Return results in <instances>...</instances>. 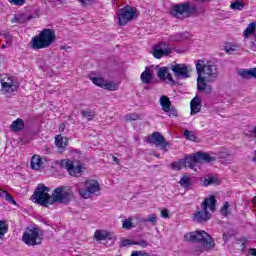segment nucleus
Segmentation results:
<instances>
[{"instance_id":"nucleus-32","label":"nucleus","mask_w":256,"mask_h":256,"mask_svg":"<svg viewBox=\"0 0 256 256\" xmlns=\"http://www.w3.org/2000/svg\"><path fill=\"white\" fill-rule=\"evenodd\" d=\"M230 8L234 11H243V9L245 8V3L236 0L235 2L231 3Z\"/></svg>"},{"instance_id":"nucleus-30","label":"nucleus","mask_w":256,"mask_h":256,"mask_svg":"<svg viewBox=\"0 0 256 256\" xmlns=\"http://www.w3.org/2000/svg\"><path fill=\"white\" fill-rule=\"evenodd\" d=\"M9 231V225L5 220H0V239H5V234Z\"/></svg>"},{"instance_id":"nucleus-40","label":"nucleus","mask_w":256,"mask_h":256,"mask_svg":"<svg viewBox=\"0 0 256 256\" xmlns=\"http://www.w3.org/2000/svg\"><path fill=\"white\" fill-rule=\"evenodd\" d=\"M133 245H139V247H142V249H145L146 247H149V242L141 239L138 241H134Z\"/></svg>"},{"instance_id":"nucleus-64","label":"nucleus","mask_w":256,"mask_h":256,"mask_svg":"<svg viewBox=\"0 0 256 256\" xmlns=\"http://www.w3.org/2000/svg\"><path fill=\"white\" fill-rule=\"evenodd\" d=\"M80 3H85V0H78Z\"/></svg>"},{"instance_id":"nucleus-55","label":"nucleus","mask_w":256,"mask_h":256,"mask_svg":"<svg viewBox=\"0 0 256 256\" xmlns=\"http://www.w3.org/2000/svg\"><path fill=\"white\" fill-rule=\"evenodd\" d=\"M8 78H9V76H7V75L5 77H3V75H0L1 87H2L3 83H6Z\"/></svg>"},{"instance_id":"nucleus-9","label":"nucleus","mask_w":256,"mask_h":256,"mask_svg":"<svg viewBox=\"0 0 256 256\" xmlns=\"http://www.w3.org/2000/svg\"><path fill=\"white\" fill-rule=\"evenodd\" d=\"M22 240L26 245L35 247V245H41L43 238L39 235V230L37 228H28L23 236Z\"/></svg>"},{"instance_id":"nucleus-53","label":"nucleus","mask_w":256,"mask_h":256,"mask_svg":"<svg viewBox=\"0 0 256 256\" xmlns=\"http://www.w3.org/2000/svg\"><path fill=\"white\" fill-rule=\"evenodd\" d=\"M238 241L241 243L242 249H245V247H247V238H239Z\"/></svg>"},{"instance_id":"nucleus-46","label":"nucleus","mask_w":256,"mask_h":256,"mask_svg":"<svg viewBox=\"0 0 256 256\" xmlns=\"http://www.w3.org/2000/svg\"><path fill=\"white\" fill-rule=\"evenodd\" d=\"M170 83V85H177V82L175 81V79H173V76L168 72L165 76V81H167Z\"/></svg>"},{"instance_id":"nucleus-21","label":"nucleus","mask_w":256,"mask_h":256,"mask_svg":"<svg viewBox=\"0 0 256 256\" xmlns=\"http://www.w3.org/2000/svg\"><path fill=\"white\" fill-rule=\"evenodd\" d=\"M86 189H88V191L93 194L97 193V191H100L101 187L99 186V182L96 180H88L86 181Z\"/></svg>"},{"instance_id":"nucleus-49","label":"nucleus","mask_w":256,"mask_h":256,"mask_svg":"<svg viewBox=\"0 0 256 256\" xmlns=\"http://www.w3.org/2000/svg\"><path fill=\"white\" fill-rule=\"evenodd\" d=\"M3 38L5 39V43L6 45H9V43H11L12 39H11V34H9V32H4L2 34Z\"/></svg>"},{"instance_id":"nucleus-10","label":"nucleus","mask_w":256,"mask_h":256,"mask_svg":"<svg viewBox=\"0 0 256 256\" xmlns=\"http://www.w3.org/2000/svg\"><path fill=\"white\" fill-rule=\"evenodd\" d=\"M0 91L6 97H13L19 91V82H16L13 77H9L6 82L2 83Z\"/></svg>"},{"instance_id":"nucleus-41","label":"nucleus","mask_w":256,"mask_h":256,"mask_svg":"<svg viewBox=\"0 0 256 256\" xmlns=\"http://www.w3.org/2000/svg\"><path fill=\"white\" fill-rule=\"evenodd\" d=\"M79 193H80L81 197H83L84 199H89V197H91V193L88 188L80 189Z\"/></svg>"},{"instance_id":"nucleus-54","label":"nucleus","mask_w":256,"mask_h":256,"mask_svg":"<svg viewBox=\"0 0 256 256\" xmlns=\"http://www.w3.org/2000/svg\"><path fill=\"white\" fill-rule=\"evenodd\" d=\"M161 217H163V219H167V217H169V210L167 209L162 210Z\"/></svg>"},{"instance_id":"nucleus-22","label":"nucleus","mask_w":256,"mask_h":256,"mask_svg":"<svg viewBox=\"0 0 256 256\" xmlns=\"http://www.w3.org/2000/svg\"><path fill=\"white\" fill-rule=\"evenodd\" d=\"M42 165H43V160H41V156L34 155L30 162L31 169H34L35 171H39Z\"/></svg>"},{"instance_id":"nucleus-23","label":"nucleus","mask_w":256,"mask_h":256,"mask_svg":"<svg viewBox=\"0 0 256 256\" xmlns=\"http://www.w3.org/2000/svg\"><path fill=\"white\" fill-rule=\"evenodd\" d=\"M68 139L61 136V135H58L55 137V145L56 147H58V149L60 151H64L65 150V147H67V143H68Z\"/></svg>"},{"instance_id":"nucleus-3","label":"nucleus","mask_w":256,"mask_h":256,"mask_svg":"<svg viewBox=\"0 0 256 256\" xmlns=\"http://www.w3.org/2000/svg\"><path fill=\"white\" fill-rule=\"evenodd\" d=\"M216 205L217 199L215 196L206 198L201 204L202 210L196 211V213L193 215L195 223H207V221L211 219V213H209L207 209H210L212 213H215Z\"/></svg>"},{"instance_id":"nucleus-33","label":"nucleus","mask_w":256,"mask_h":256,"mask_svg":"<svg viewBox=\"0 0 256 256\" xmlns=\"http://www.w3.org/2000/svg\"><path fill=\"white\" fill-rule=\"evenodd\" d=\"M256 23L251 22L248 27L244 30V37H248L249 35H253L255 33Z\"/></svg>"},{"instance_id":"nucleus-47","label":"nucleus","mask_w":256,"mask_h":256,"mask_svg":"<svg viewBox=\"0 0 256 256\" xmlns=\"http://www.w3.org/2000/svg\"><path fill=\"white\" fill-rule=\"evenodd\" d=\"M8 1L12 5H16L17 7H21V6L25 5V0H8Z\"/></svg>"},{"instance_id":"nucleus-62","label":"nucleus","mask_w":256,"mask_h":256,"mask_svg":"<svg viewBox=\"0 0 256 256\" xmlns=\"http://www.w3.org/2000/svg\"><path fill=\"white\" fill-rule=\"evenodd\" d=\"M2 49H7V44H3Z\"/></svg>"},{"instance_id":"nucleus-8","label":"nucleus","mask_w":256,"mask_h":256,"mask_svg":"<svg viewBox=\"0 0 256 256\" xmlns=\"http://www.w3.org/2000/svg\"><path fill=\"white\" fill-rule=\"evenodd\" d=\"M197 12V6L192 5L189 2H184L181 4H176L172 9V15L176 19H183V15H191Z\"/></svg>"},{"instance_id":"nucleus-39","label":"nucleus","mask_w":256,"mask_h":256,"mask_svg":"<svg viewBox=\"0 0 256 256\" xmlns=\"http://www.w3.org/2000/svg\"><path fill=\"white\" fill-rule=\"evenodd\" d=\"M123 229H131L133 227V222L131 221V218L125 219L122 222Z\"/></svg>"},{"instance_id":"nucleus-42","label":"nucleus","mask_w":256,"mask_h":256,"mask_svg":"<svg viewBox=\"0 0 256 256\" xmlns=\"http://www.w3.org/2000/svg\"><path fill=\"white\" fill-rule=\"evenodd\" d=\"M137 119H139V114L137 113L127 114L125 116L126 121H137Z\"/></svg>"},{"instance_id":"nucleus-52","label":"nucleus","mask_w":256,"mask_h":256,"mask_svg":"<svg viewBox=\"0 0 256 256\" xmlns=\"http://www.w3.org/2000/svg\"><path fill=\"white\" fill-rule=\"evenodd\" d=\"M81 113H82L83 117H87L88 119H91V117H93V114L91 113V111L82 110Z\"/></svg>"},{"instance_id":"nucleus-25","label":"nucleus","mask_w":256,"mask_h":256,"mask_svg":"<svg viewBox=\"0 0 256 256\" xmlns=\"http://www.w3.org/2000/svg\"><path fill=\"white\" fill-rule=\"evenodd\" d=\"M94 238L96 241H105L107 239H111V234H109L107 231L96 230L94 233Z\"/></svg>"},{"instance_id":"nucleus-20","label":"nucleus","mask_w":256,"mask_h":256,"mask_svg":"<svg viewBox=\"0 0 256 256\" xmlns=\"http://www.w3.org/2000/svg\"><path fill=\"white\" fill-rule=\"evenodd\" d=\"M140 79L144 85H150L151 81H153V74L149 68H146L144 72H142Z\"/></svg>"},{"instance_id":"nucleus-31","label":"nucleus","mask_w":256,"mask_h":256,"mask_svg":"<svg viewBox=\"0 0 256 256\" xmlns=\"http://www.w3.org/2000/svg\"><path fill=\"white\" fill-rule=\"evenodd\" d=\"M168 73H169V68H167V67H160V68H158V71H157V77L161 81H165V77L167 76Z\"/></svg>"},{"instance_id":"nucleus-19","label":"nucleus","mask_w":256,"mask_h":256,"mask_svg":"<svg viewBox=\"0 0 256 256\" xmlns=\"http://www.w3.org/2000/svg\"><path fill=\"white\" fill-rule=\"evenodd\" d=\"M10 129L14 133H19V131H23V129H25V121H23V119L21 118H17L15 121L12 122Z\"/></svg>"},{"instance_id":"nucleus-60","label":"nucleus","mask_w":256,"mask_h":256,"mask_svg":"<svg viewBox=\"0 0 256 256\" xmlns=\"http://www.w3.org/2000/svg\"><path fill=\"white\" fill-rule=\"evenodd\" d=\"M252 161L256 163V150H255V156L252 158Z\"/></svg>"},{"instance_id":"nucleus-26","label":"nucleus","mask_w":256,"mask_h":256,"mask_svg":"<svg viewBox=\"0 0 256 256\" xmlns=\"http://www.w3.org/2000/svg\"><path fill=\"white\" fill-rule=\"evenodd\" d=\"M160 105L162 107V111L165 113L169 112V108L171 107V100L166 95L160 97Z\"/></svg>"},{"instance_id":"nucleus-16","label":"nucleus","mask_w":256,"mask_h":256,"mask_svg":"<svg viewBox=\"0 0 256 256\" xmlns=\"http://www.w3.org/2000/svg\"><path fill=\"white\" fill-rule=\"evenodd\" d=\"M183 167H189V169H193V164L191 162L190 156H186L184 159H180L177 162L171 163V169L174 171H181Z\"/></svg>"},{"instance_id":"nucleus-56","label":"nucleus","mask_w":256,"mask_h":256,"mask_svg":"<svg viewBox=\"0 0 256 256\" xmlns=\"http://www.w3.org/2000/svg\"><path fill=\"white\" fill-rule=\"evenodd\" d=\"M59 131L60 133H63V131H65V123L60 124Z\"/></svg>"},{"instance_id":"nucleus-57","label":"nucleus","mask_w":256,"mask_h":256,"mask_svg":"<svg viewBox=\"0 0 256 256\" xmlns=\"http://www.w3.org/2000/svg\"><path fill=\"white\" fill-rule=\"evenodd\" d=\"M249 251H250V255L256 256V248H252Z\"/></svg>"},{"instance_id":"nucleus-28","label":"nucleus","mask_w":256,"mask_h":256,"mask_svg":"<svg viewBox=\"0 0 256 256\" xmlns=\"http://www.w3.org/2000/svg\"><path fill=\"white\" fill-rule=\"evenodd\" d=\"M184 137L188 140V141H193L194 143H199L201 140L199 139V137H197V135H195V132L193 131H189V130H185L184 131Z\"/></svg>"},{"instance_id":"nucleus-51","label":"nucleus","mask_w":256,"mask_h":256,"mask_svg":"<svg viewBox=\"0 0 256 256\" xmlns=\"http://www.w3.org/2000/svg\"><path fill=\"white\" fill-rule=\"evenodd\" d=\"M181 39H183V35L181 34H175L170 36L171 41H181Z\"/></svg>"},{"instance_id":"nucleus-45","label":"nucleus","mask_w":256,"mask_h":256,"mask_svg":"<svg viewBox=\"0 0 256 256\" xmlns=\"http://www.w3.org/2000/svg\"><path fill=\"white\" fill-rule=\"evenodd\" d=\"M145 221L148 223H152V225H155L157 223V215L150 214Z\"/></svg>"},{"instance_id":"nucleus-29","label":"nucleus","mask_w":256,"mask_h":256,"mask_svg":"<svg viewBox=\"0 0 256 256\" xmlns=\"http://www.w3.org/2000/svg\"><path fill=\"white\" fill-rule=\"evenodd\" d=\"M102 89H105L106 91H117L119 89V84L105 80Z\"/></svg>"},{"instance_id":"nucleus-35","label":"nucleus","mask_w":256,"mask_h":256,"mask_svg":"<svg viewBox=\"0 0 256 256\" xmlns=\"http://www.w3.org/2000/svg\"><path fill=\"white\" fill-rule=\"evenodd\" d=\"M33 19V16L30 15L27 18L25 16H16L12 19V23H25V21H31Z\"/></svg>"},{"instance_id":"nucleus-61","label":"nucleus","mask_w":256,"mask_h":256,"mask_svg":"<svg viewBox=\"0 0 256 256\" xmlns=\"http://www.w3.org/2000/svg\"><path fill=\"white\" fill-rule=\"evenodd\" d=\"M252 201H253L254 205H256V196L253 197Z\"/></svg>"},{"instance_id":"nucleus-24","label":"nucleus","mask_w":256,"mask_h":256,"mask_svg":"<svg viewBox=\"0 0 256 256\" xmlns=\"http://www.w3.org/2000/svg\"><path fill=\"white\" fill-rule=\"evenodd\" d=\"M179 184L181 187H184V189H191V186L193 185V180L191 179V176L184 174L180 181Z\"/></svg>"},{"instance_id":"nucleus-11","label":"nucleus","mask_w":256,"mask_h":256,"mask_svg":"<svg viewBox=\"0 0 256 256\" xmlns=\"http://www.w3.org/2000/svg\"><path fill=\"white\" fill-rule=\"evenodd\" d=\"M189 157L193 169L197 167V163H213V161H215V157L209 155L207 152H196L189 155Z\"/></svg>"},{"instance_id":"nucleus-44","label":"nucleus","mask_w":256,"mask_h":256,"mask_svg":"<svg viewBox=\"0 0 256 256\" xmlns=\"http://www.w3.org/2000/svg\"><path fill=\"white\" fill-rule=\"evenodd\" d=\"M167 113H168L169 117H178V115H179V112L173 106L169 107V110Z\"/></svg>"},{"instance_id":"nucleus-15","label":"nucleus","mask_w":256,"mask_h":256,"mask_svg":"<svg viewBox=\"0 0 256 256\" xmlns=\"http://www.w3.org/2000/svg\"><path fill=\"white\" fill-rule=\"evenodd\" d=\"M173 53V48L169 47L167 43L161 42L157 44L153 49V56L155 59H161V57H167Z\"/></svg>"},{"instance_id":"nucleus-5","label":"nucleus","mask_w":256,"mask_h":256,"mask_svg":"<svg viewBox=\"0 0 256 256\" xmlns=\"http://www.w3.org/2000/svg\"><path fill=\"white\" fill-rule=\"evenodd\" d=\"M49 191H51V188L45 186V184H39L31 196V199L38 205H42V207H49V205H51V195H49Z\"/></svg>"},{"instance_id":"nucleus-17","label":"nucleus","mask_w":256,"mask_h":256,"mask_svg":"<svg viewBox=\"0 0 256 256\" xmlns=\"http://www.w3.org/2000/svg\"><path fill=\"white\" fill-rule=\"evenodd\" d=\"M201 107H202L201 98H199L198 96H195L190 102V109H191L190 114L197 115V113L201 111Z\"/></svg>"},{"instance_id":"nucleus-6","label":"nucleus","mask_w":256,"mask_h":256,"mask_svg":"<svg viewBox=\"0 0 256 256\" xmlns=\"http://www.w3.org/2000/svg\"><path fill=\"white\" fill-rule=\"evenodd\" d=\"M73 197V191L71 189H67L65 186H60L54 189V193L52 194L50 205L53 203H63L67 205V203L71 202V198Z\"/></svg>"},{"instance_id":"nucleus-7","label":"nucleus","mask_w":256,"mask_h":256,"mask_svg":"<svg viewBox=\"0 0 256 256\" xmlns=\"http://www.w3.org/2000/svg\"><path fill=\"white\" fill-rule=\"evenodd\" d=\"M139 15L137 12V8L131 6V5H126L123 8L119 9V14H118V20H119V25L125 26L129 23V21H133V19H136V17Z\"/></svg>"},{"instance_id":"nucleus-58","label":"nucleus","mask_w":256,"mask_h":256,"mask_svg":"<svg viewBox=\"0 0 256 256\" xmlns=\"http://www.w3.org/2000/svg\"><path fill=\"white\" fill-rule=\"evenodd\" d=\"M113 161L116 162L117 165H119V160L117 157L113 156Z\"/></svg>"},{"instance_id":"nucleus-4","label":"nucleus","mask_w":256,"mask_h":256,"mask_svg":"<svg viewBox=\"0 0 256 256\" xmlns=\"http://www.w3.org/2000/svg\"><path fill=\"white\" fill-rule=\"evenodd\" d=\"M185 241L191 243H203L206 249H215V241L211 235H209L205 230H197L194 232H189L184 235Z\"/></svg>"},{"instance_id":"nucleus-59","label":"nucleus","mask_w":256,"mask_h":256,"mask_svg":"<svg viewBox=\"0 0 256 256\" xmlns=\"http://www.w3.org/2000/svg\"><path fill=\"white\" fill-rule=\"evenodd\" d=\"M60 49H61L62 51H65V50L67 49V46H60Z\"/></svg>"},{"instance_id":"nucleus-2","label":"nucleus","mask_w":256,"mask_h":256,"mask_svg":"<svg viewBox=\"0 0 256 256\" xmlns=\"http://www.w3.org/2000/svg\"><path fill=\"white\" fill-rule=\"evenodd\" d=\"M55 41H57L55 30L45 28L39 33V35L32 38L30 47L35 50L47 49L48 47H51Z\"/></svg>"},{"instance_id":"nucleus-27","label":"nucleus","mask_w":256,"mask_h":256,"mask_svg":"<svg viewBox=\"0 0 256 256\" xmlns=\"http://www.w3.org/2000/svg\"><path fill=\"white\" fill-rule=\"evenodd\" d=\"M0 197L1 199H5V201H8V203H11L12 205H17V202L15 199H13V196L9 194L7 190L0 189Z\"/></svg>"},{"instance_id":"nucleus-1","label":"nucleus","mask_w":256,"mask_h":256,"mask_svg":"<svg viewBox=\"0 0 256 256\" xmlns=\"http://www.w3.org/2000/svg\"><path fill=\"white\" fill-rule=\"evenodd\" d=\"M196 72L198 75L197 91L211 95V93H213V87L207 83H215V81H217V77H219L217 66L211 62H205V60L200 59L196 61Z\"/></svg>"},{"instance_id":"nucleus-48","label":"nucleus","mask_w":256,"mask_h":256,"mask_svg":"<svg viewBox=\"0 0 256 256\" xmlns=\"http://www.w3.org/2000/svg\"><path fill=\"white\" fill-rule=\"evenodd\" d=\"M134 241H131L129 239H123L120 243V247H127L129 245H134Z\"/></svg>"},{"instance_id":"nucleus-13","label":"nucleus","mask_w":256,"mask_h":256,"mask_svg":"<svg viewBox=\"0 0 256 256\" xmlns=\"http://www.w3.org/2000/svg\"><path fill=\"white\" fill-rule=\"evenodd\" d=\"M60 167L62 169H66L72 177H77V175H81V171L83 167L81 165H76L73 163V161L69 159L61 160L59 163Z\"/></svg>"},{"instance_id":"nucleus-50","label":"nucleus","mask_w":256,"mask_h":256,"mask_svg":"<svg viewBox=\"0 0 256 256\" xmlns=\"http://www.w3.org/2000/svg\"><path fill=\"white\" fill-rule=\"evenodd\" d=\"M130 256H151L149 253L144 251H133Z\"/></svg>"},{"instance_id":"nucleus-43","label":"nucleus","mask_w":256,"mask_h":256,"mask_svg":"<svg viewBox=\"0 0 256 256\" xmlns=\"http://www.w3.org/2000/svg\"><path fill=\"white\" fill-rule=\"evenodd\" d=\"M214 183H217V178H215V177H209L204 180L205 187H209V185H213Z\"/></svg>"},{"instance_id":"nucleus-12","label":"nucleus","mask_w":256,"mask_h":256,"mask_svg":"<svg viewBox=\"0 0 256 256\" xmlns=\"http://www.w3.org/2000/svg\"><path fill=\"white\" fill-rule=\"evenodd\" d=\"M146 142L161 147L163 151H167L169 142L165 140V137L160 132H153L150 137L147 138Z\"/></svg>"},{"instance_id":"nucleus-38","label":"nucleus","mask_w":256,"mask_h":256,"mask_svg":"<svg viewBox=\"0 0 256 256\" xmlns=\"http://www.w3.org/2000/svg\"><path fill=\"white\" fill-rule=\"evenodd\" d=\"M232 237H235V232H233V231L224 232L223 233L224 243H227L229 241V239H231Z\"/></svg>"},{"instance_id":"nucleus-36","label":"nucleus","mask_w":256,"mask_h":256,"mask_svg":"<svg viewBox=\"0 0 256 256\" xmlns=\"http://www.w3.org/2000/svg\"><path fill=\"white\" fill-rule=\"evenodd\" d=\"M238 46L233 44H227L224 48V51H226L229 55H233L235 51H237Z\"/></svg>"},{"instance_id":"nucleus-63","label":"nucleus","mask_w":256,"mask_h":256,"mask_svg":"<svg viewBox=\"0 0 256 256\" xmlns=\"http://www.w3.org/2000/svg\"><path fill=\"white\" fill-rule=\"evenodd\" d=\"M67 0H60V3H66Z\"/></svg>"},{"instance_id":"nucleus-37","label":"nucleus","mask_w":256,"mask_h":256,"mask_svg":"<svg viewBox=\"0 0 256 256\" xmlns=\"http://www.w3.org/2000/svg\"><path fill=\"white\" fill-rule=\"evenodd\" d=\"M229 207H230L229 202H225L222 208L220 209L221 215H223L224 217H227L229 215Z\"/></svg>"},{"instance_id":"nucleus-18","label":"nucleus","mask_w":256,"mask_h":256,"mask_svg":"<svg viewBox=\"0 0 256 256\" xmlns=\"http://www.w3.org/2000/svg\"><path fill=\"white\" fill-rule=\"evenodd\" d=\"M238 75L242 79H256V68L247 69H240L238 70Z\"/></svg>"},{"instance_id":"nucleus-14","label":"nucleus","mask_w":256,"mask_h":256,"mask_svg":"<svg viewBox=\"0 0 256 256\" xmlns=\"http://www.w3.org/2000/svg\"><path fill=\"white\" fill-rule=\"evenodd\" d=\"M171 71H173L174 77L179 80L189 79V77H191L189 74V67L185 64L172 65Z\"/></svg>"},{"instance_id":"nucleus-34","label":"nucleus","mask_w":256,"mask_h":256,"mask_svg":"<svg viewBox=\"0 0 256 256\" xmlns=\"http://www.w3.org/2000/svg\"><path fill=\"white\" fill-rule=\"evenodd\" d=\"M90 79L94 85H97V87H101L103 89V86L105 85V79L102 77H90Z\"/></svg>"}]
</instances>
